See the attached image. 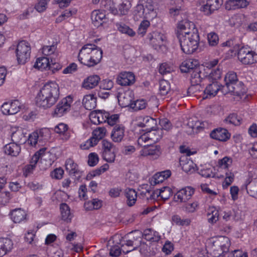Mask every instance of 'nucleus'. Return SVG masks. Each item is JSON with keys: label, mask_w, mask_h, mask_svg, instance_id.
<instances>
[{"label": "nucleus", "mask_w": 257, "mask_h": 257, "mask_svg": "<svg viewBox=\"0 0 257 257\" xmlns=\"http://www.w3.org/2000/svg\"><path fill=\"white\" fill-rule=\"evenodd\" d=\"M60 96L59 87L55 82H49L40 89L36 97V104L40 107L48 108L54 105Z\"/></svg>", "instance_id": "obj_1"}, {"label": "nucleus", "mask_w": 257, "mask_h": 257, "mask_svg": "<svg viewBox=\"0 0 257 257\" xmlns=\"http://www.w3.org/2000/svg\"><path fill=\"white\" fill-rule=\"evenodd\" d=\"M158 4L153 0H144L142 4H138L134 11L135 19L141 18L153 20L158 15Z\"/></svg>", "instance_id": "obj_2"}, {"label": "nucleus", "mask_w": 257, "mask_h": 257, "mask_svg": "<svg viewBox=\"0 0 257 257\" xmlns=\"http://www.w3.org/2000/svg\"><path fill=\"white\" fill-rule=\"evenodd\" d=\"M188 35L186 36L182 35L178 38L182 51L185 54H191L198 49L200 38L198 33Z\"/></svg>", "instance_id": "obj_3"}, {"label": "nucleus", "mask_w": 257, "mask_h": 257, "mask_svg": "<svg viewBox=\"0 0 257 257\" xmlns=\"http://www.w3.org/2000/svg\"><path fill=\"white\" fill-rule=\"evenodd\" d=\"M237 58L244 65H251L257 63V53L248 47H242L238 50Z\"/></svg>", "instance_id": "obj_4"}, {"label": "nucleus", "mask_w": 257, "mask_h": 257, "mask_svg": "<svg viewBox=\"0 0 257 257\" xmlns=\"http://www.w3.org/2000/svg\"><path fill=\"white\" fill-rule=\"evenodd\" d=\"M31 47L29 43L21 41L17 45L16 50L17 60L19 64H25L30 58Z\"/></svg>", "instance_id": "obj_5"}, {"label": "nucleus", "mask_w": 257, "mask_h": 257, "mask_svg": "<svg viewBox=\"0 0 257 257\" xmlns=\"http://www.w3.org/2000/svg\"><path fill=\"white\" fill-rule=\"evenodd\" d=\"M213 245L214 247L213 253L215 257L224 256L229 251V238L225 236H220L213 242Z\"/></svg>", "instance_id": "obj_6"}, {"label": "nucleus", "mask_w": 257, "mask_h": 257, "mask_svg": "<svg viewBox=\"0 0 257 257\" xmlns=\"http://www.w3.org/2000/svg\"><path fill=\"white\" fill-rule=\"evenodd\" d=\"M147 39L154 49L158 51H164L166 50V37L161 33L157 31L150 33L147 35Z\"/></svg>", "instance_id": "obj_7"}, {"label": "nucleus", "mask_w": 257, "mask_h": 257, "mask_svg": "<svg viewBox=\"0 0 257 257\" xmlns=\"http://www.w3.org/2000/svg\"><path fill=\"white\" fill-rule=\"evenodd\" d=\"M73 98L68 95L63 98L56 105L53 112L54 117H61L67 113L71 109Z\"/></svg>", "instance_id": "obj_8"}, {"label": "nucleus", "mask_w": 257, "mask_h": 257, "mask_svg": "<svg viewBox=\"0 0 257 257\" xmlns=\"http://www.w3.org/2000/svg\"><path fill=\"white\" fill-rule=\"evenodd\" d=\"M140 155L149 157L152 159H158L162 154L161 147L158 145H145L140 151Z\"/></svg>", "instance_id": "obj_9"}, {"label": "nucleus", "mask_w": 257, "mask_h": 257, "mask_svg": "<svg viewBox=\"0 0 257 257\" xmlns=\"http://www.w3.org/2000/svg\"><path fill=\"white\" fill-rule=\"evenodd\" d=\"M194 193V190L191 187H186L179 190L174 196V200L178 203H183L189 200Z\"/></svg>", "instance_id": "obj_10"}, {"label": "nucleus", "mask_w": 257, "mask_h": 257, "mask_svg": "<svg viewBox=\"0 0 257 257\" xmlns=\"http://www.w3.org/2000/svg\"><path fill=\"white\" fill-rule=\"evenodd\" d=\"M223 0H207L201 7V11L206 16H209L218 10L222 5Z\"/></svg>", "instance_id": "obj_11"}, {"label": "nucleus", "mask_w": 257, "mask_h": 257, "mask_svg": "<svg viewBox=\"0 0 257 257\" xmlns=\"http://www.w3.org/2000/svg\"><path fill=\"white\" fill-rule=\"evenodd\" d=\"M223 86L220 85L216 81H212L210 84H209L203 90L201 95L203 99L210 98L215 96L219 90L222 92Z\"/></svg>", "instance_id": "obj_12"}, {"label": "nucleus", "mask_w": 257, "mask_h": 257, "mask_svg": "<svg viewBox=\"0 0 257 257\" xmlns=\"http://www.w3.org/2000/svg\"><path fill=\"white\" fill-rule=\"evenodd\" d=\"M21 109V103L18 100L4 103L1 107V110L5 115H13L18 113Z\"/></svg>", "instance_id": "obj_13"}, {"label": "nucleus", "mask_w": 257, "mask_h": 257, "mask_svg": "<svg viewBox=\"0 0 257 257\" xmlns=\"http://www.w3.org/2000/svg\"><path fill=\"white\" fill-rule=\"evenodd\" d=\"M150 195V199H156L160 197L162 199H168L172 194V190L169 187H164L160 189H157L152 192L146 191V194Z\"/></svg>", "instance_id": "obj_14"}, {"label": "nucleus", "mask_w": 257, "mask_h": 257, "mask_svg": "<svg viewBox=\"0 0 257 257\" xmlns=\"http://www.w3.org/2000/svg\"><path fill=\"white\" fill-rule=\"evenodd\" d=\"M98 47L92 44H87L84 45L79 51L78 58L79 61L83 65H85L86 61L90 54L93 50H96Z\"/></svg>", "instance_id": "obj_15"}, {"label": "nucleus", "mask_w": 257, "mask_h": 257, "mask_svg": "<svg viewBox=\"0 0 257 257\" xmlns=\"http://www.w3.org/2000/svg\"><path fill=\"white\" fill-rule=\"evenodd\" d=\"M135 81V76L131 72H122L117 77L116 82L121 86H130Z\"/></svg>", "instance_id": "obj_16"}, {"label": "nucleus", "mask_w": 257, "mask_h": 257, "mask_svg": "<svg viewBox=\"0 0 257 257\" xmlns=\"http://www.w3.org/2000/svg\"><path fill=\"white\" fill-rule=\"evenodd\" d=\"M11 139L13 143L20 145L27 141V137L24 133L23 130L19 127H13L11 129Z\"/></svg>", "instance_id": "obj_17"}, {"label": "nucleus", "mask_w": 257, "mask_h": 257, "mask_svg": "<svg viewBox=\"0 0 257 257\" xmlns=\"http://www.w3.org/2000/svg\"><path fill=\"white\" fill-rule=\"evenodd\" d=\"M125 127L122 124H116L113 127L110 137L113 142L119 143L124 136Z\"/></svg>", "instance_id": "obj_18"}, {"label": "nucleus", "mask_w": 257, "mask_h": 257, "mask_svg": "<svg viewBox=\"0 0 257 257\" xmlns=\"http://www.w3.org/2000/svg\"><path fill=\"white\" fill-rule=\"evenodd\" d=\"M91 19L93 24L97 27L101 26L107 20L105 12L99 10H94L92 12Z\"/></svg>", "instance_id": "obj_19"}, {"label": "nucleus", "mask_w": 257, "mask_h": 257, "mask_svg": "<svg viewBox=\"0 0 257 257\" xmlns=\"http://www.w3.org/2000/svg\"><path fill=\"white\" fill-rule=\"evenodd\" d=\"M211 138L222 142H225L230 138L227 130L223 128H217L213 130L210 134Z\"/></svg>", "instance_id": "obj_20"}, {"label": "nucleus", "mask_w": 257, "mask_h": 257, "mask_svg": "<svg viewBox=\"0 0 257 257\" xmlns=\"http://www.w3.org/2000/svg\"><path fill=\"white\" fill-rule=\"evenodd\" d=\"M102 57V51L99 48L93 50L88 57V60L86 61L85 65L90 67L98 64Z\"/></svg>", "instance_id": "obj_21"}, {"label": "nucleus", "mask_w": 257, "mask_h": 257, "mask_svg": "<svg viewBox=\"0 0 257 257\" xmlns=\"http://www.w3.org/2000/svg\"><path fill=\"white\" fill-rule=\"evenodd\" d=\"M3 150L5 154L7 155L17 157L20 153L21 148L19 144L12 142L6 145L3 148Z\"/></svg>", "instance_id": "obj_22"}, {"label": "nucleus", "mask_w": 257, "mask_h": 257, "mask_svg": "<svg viewBox=\"0 0 257 257\" xmlns=\"http://www.w3.org/2000/svg\"><path fill=\"white\" fill-rule=\"evenodd\" d=\"M249 4L247 0H229L225 5L226 9L236 10L246 8Z\"/></svg>", "instance_id": "obj_23"}, {"label": "nucleus", "mask_w": 257, "mask_h": 257, "mask_svg": "<svg viewBox=\"0 0 257 257\" xmlns=\"http://www.w3.org/2000/svg\"><path fill=\"white\" fill-rule=\"evenodd\" d=\"M117 98L119 104L122 107H131L133 99L131 91H126L123 92H119Z\"/></svg>", "instance_id": "obj_24"}, {"label": "nucleus", "mask_w": 257, "mask_h": 257, "mask_svg": "<svg viewBox=\"0 0 257 257\" xmlns=\"http://www.w3.org/2000/svg\"><path fill=\"white\" fill-rule=\"evenodd\" d=\"M65 168L70 175H73L78 178L80 177L81 172L78 169V165L71 159L69 158L66 160Z\"/></svg>", "instance_id": "obj_25"}, {"label": "nucleus", "mask_w": 257, "mask_h": 257, "mask_svg": "<svg viewBox=\"0 0 257 257\" xmlns=\"http://www.w3.org/2000/svg\"><path fill=\"white\" fill-rule=\"evenodd\" d=\"M13 242L9 238H0V257L3 256L13 248Z\"/></svg>", "instance_id": "obj_26"}, {"label": "nucleus", "mask_w": 257, "mask_h": 257, "mask_svg": "<svg viewBox=\"0 0 257 257\" xmlns=\"http://www.w3.org/2000/svg\"><path fill=\"white\" fill-rule=\"evenodd\" d=\"M27 213L21 208H16L11 212V217L14 222L19 223L26 219Z\"/></svg>", "instance_id": "obj_27"}, {"label": "nucleus", "mask_w": 257, "mask_h": 257, "mask_svg": "<svg viewBox=\"0 0 257 257\" xmlns=\"http://www.w3.org/2000/svg\"><path fill=\"white\" fill-rule=\"evenodd\" d=\"M112 240L114 243L119 244L121 247H123L125 245L128 246L138 245L137 243H134V240L132 239H126V235L122 237L119 234H115L112 237Z\"/></svg>", "instance_id": "obj_28"}, {"label": "nucleus", "mask_w": 257, "mask_h": 257, "mask_svg": "<svg viewBox=\"0 0 257 257\" xmlns=\"http://www.w3.org/2000/svg\"><path fill=\"white\" fill-rule=\"evenodd\" d=\"M157 120L149 116H146L140 118V121L138 125L140 127H146V131L156 127Z\"/></svg>", "instance_id": "obj_29"}, {"label": "nucleus", "mask_w": 257, "mask_h": 257, "mask_svg": "<svg viewBox=\"0 0 257 257\" xmlns=\"http://www.w3.org/2000/svg\"><path fill=\"white\" fill-rule=\"evenodd\" d=\"M198 61L195 59H188L184 60L180 65V70L182 72L187 73L193 69H196L198 66Z\"/></svg>", "instance_id": "obj_30"}, {"label": "nucleus", "mask_w": 257, "mask_h": 257, "mask_svg": "<svg viewBox=\"0 0 257 257\" xmlns=\"http://www.w3.org/2000/svg\"><path fill=\"white\" fill-rule=\"evenodd\" d=\"M225 82V85L223 87H225V90L227 89L228 91H232L234 90V87H232V85L238 81L236 74L232 71L228 72L224 78Z\"/></svg>", "instance_id": "obj_31"}, {"label": "nucleus", "mask_w": 257, "mask_h": 257, "mask_svg": "<svg viewBox=\"0 0 257 257\" xmlns=\"http://www.w3.org/2000/svg\"><path fill=\"white\" fill-rule=\"evenodd\" d=\"M99 80L100 78L98 75H91L84 80L82 86L86 89H90L98 85Z\"/></svg>", "instance_id": "obj_32"}, {"label": "nucleus", "mask_w": 257, "mask_h": 257, "mask_svg": "<svg viewBox=\"0 0 257 257\" xmlns=\"http://www.w3.org/2000/svg\"><path fill=\"white\" fill-rule=\"evenodd\" d=\"M82 104L86 109L92 110L96 106V99L93 94L86 95L82 100Z\"/></svg>", "instance_id": "obj_33"}, {"label": "nucleus", "mask_w": 257, "mask_h": 257, "mask_svg": "<svg viewBox=\"0 0 257 257\" xmlns=\"http://www.w3.org/2000/svg\"><path fill=\"white\" fill-rule=\"evenodd\" d=\"M207 217L208 222L214 224L219 220V214L218 210L214 206L209 207L207 209Z\"/></svg>", "instance_id": "obj_34"}, {"label": "nucleus", "mask_w": 257, "mask_h": 257, "mask_svg": "<svg viewBox=\"0 0 257 257\" xmlns=\"http://www.w3.org/2000/svg\"><path fill=\"white\" fill-rule=\"evenodd\" d=\"M124 195L126 198L127 205L130 207L134 205L137 199V193L135 190L126 188L125 190Z\"/></svg>", "instance_id": "obj_35"}, {"label": "nucleus", "mask_w": 257, "mask_h": 257, "mask_svg": "<svg viewBox=\"0 0 257 257\" xmlns=\"http://www.w3.org/2000/svg\"><path fill=\"white\" fill-rule=\"evenodd\" d=\"M150 138L151 142L156 143L159 141L164 135L162 129L157 128L150 129L147 131Z\"/></svg>", "instance_id": "obj_36"}, {"label": "nucleus", "mask_w": 257, "mask_h": 257, "mask_svg": "<svg viewBox=\"0 0 257 257\" xmlns=\"http://www.w3.org/2000/svg\"><path fill=\"white\" fill-rule=\"evenodd\" d=\"M116 0H104L101 2V7L104 9L103 11H109L114 15L118 14L117 9L115 7Z\"/></svg>", "instance_id": "obj_37"}, {"label": "nucleus", "mask_w": 257, "mask_h": 257, "mask_svg": "<svg viewBox=\"0 0 257 257\" xmlns=\"http://www.w3.org/2000/svg\"><path fill=\"white\" fill-rule=\"evenodd\" d=\"M50 57H42L37 58L34 67L39 70H43L48 67L50 68Z\"/></svg>", "instance_id": "obj_38"}, {"label": "nucleus", "mask_w": 257, "mask_h": 257, "mask_svg": "<svg viewBox=\"0 0 257 257\" xmlns=\"http://www.w3.org/2000/svg\"><path fill=\"white\" fill-rule=\"evenodd\" d=\"M116 4H117L118 13L120 15H126L131 7V3L128 0H116Z\"/></svg>", "instance_id": "obj_39"}, {"label": "nucleus", "mask_w": 257, "mask_h": 257, "mask_svg": "<svg viewBox=\"0 0 257 257\" xmlns=\"http://www.w3.org/2000/svg\"><path fill=\"white\" fill-rule=\"evenodd\" d=\"M143 237L147 240L152 242H158L161 238V236L159 233L151 229L145 230L143 233Z\"/></svg>", "instance_id": "obj_40"}, {"label": "nucleus", "mask_w": 257, "mask_h": 257, "mask_svg": "<svg viewBox=\"0 0 257 257\" xmlns=\"http://www.w3.org/2000/svg\"><path fill=\"white\" fill-rule=\"evenodd\" d=\"M173 224L178 226H189L190 225L191 220L189 218H182L179 215L174 214L171 217Z\"/></svg>", "instance_id": "obj_41"}, {"label": "nucleus", "mask_w": 257, "mask_h": 257, "mask_svg": "<svg viewBox=\"0 0 257 257\" xmlns=\"http://www.w3.org/2000/svg\"><path fill=\"white\" fill-rule=\"evenodd\" d=\"M56 44L53 43L50 46H44L42 49V52L44 55L49 56V57H58V54L56 52Z\"/></svg>", "instance_id": "obj_42"}, {"label": "nucleus", "mask_w": 257, "mask_h": 257, "mask_svg": "<svg viewBox=\"0 0 257 257\" xmlns=\"http://www.w3.org/2000/svg\"><path fill=\"white\" fill-rule=\"evenodd\" d=\"M60 209L62 219L67 222L70 221L73 217V215L70 212L68 205L66 203H62L60 205Z\"/></svg>", "instance_id": "obj_43"}, {"label": "nucleus", "mask_w": 257, "mask_h": 257, "mask_svg": "<svg viewBox=\"0 0 257 257\" xmlns=\"http://www.w3.org/2000/svg\"><path fill=\"white\" fill-rule=\"evenodd\" d=\"M106 130L104 127H98L95 129L92 132V136L91 138L95 140L97 144L98 142L102 139L105 136Z\"/></svg>", "instance_id": "obj_44"}, {"label": "nucleus", "mask_w": 257, "mask_h": 257, "mask_svg": "<svg viewBox=\"0 0 257 257\" xmlns=\"http://www.w3.org/2000/svg\"><path fill=\"white\" fill-rule=\"evenodd\" d=\"M84 205L85 209L88 210L98 209L101 207L102 201L98 199H93L85 202Z\"/></svg>", "instance_id": "obj_45"}, {"label": "nucleus", "mask_w": 257, "mask_h": 257, "mask_svg": "<svg viewBox=\"0 0 257 257\" xmlns=\"http://www.w3.org/2000/svg\"><path fill=\"white\" fill-rule=\"evenodd\" d=\"M68 129V125L64 123L61 122L55 126L54 131L57 134L64 135V139L68 140L70 138V135L67 132Z\"/></svg>", "instance_id": "obj_46"}, {"label": "nucleus", "mask_w": 257, "mask_h": 257, "mask_svg": "<svg viewBox=\"0 0 257 257\" xmlns=\"http://www.w3.org/2000/svg\"><path fill=\"white\" fill-rule=\"evenodd\" d=\"M245 189L250 196L257 197V179L246 184Z\"/></svg>", "instance_id": "obj_47"}, {"label": "nucleus", "mask_w": 257, "mask_h": 257, "mask_svg": "<svg viewBox=\"0 0 257 257\" xmlns=\"http://www.w3.org/2000/svg\"><path fill=\"white\" fill-rule=\"evenodd\" d=\"M35 132L38 135L40 145L47 141L50 138V132L47 128H42Z\"/></svg>", "instance_id": "obj_48"}, {"label": "nucleus", "mask_w": 257, "mask_h": 257, "mask_svg": "<svg viewBox=\"0 0 257 257\" xmlns=\"http://www.w3.org/2000/svg\"><path fill=\"white\" fill-rule=\"evenodd\" d=\"M36 159H37L35 157L34 158H32L30 160V164L25 167L24 170V175L25 176L27 177L30 174L33 173L38 163V161Z\"/></svg>", "instance_id": "obj_49"}, {"label": "nucleus", "mask_w": 257, "mask_h": 257, "mask_svg": "<svg viewBox=\"0 0 257 257\" xmlns=\"http://www.w3.org/2000/svg\"><path fill=\"white\" fill-rule=\"evenodd\" d=\"M232 86L234 87L232 91H228V89L225 90V87H223L222 93L226 94L228 92H234L237 94L242 93L244 92L245 90L243 88V84L241 82L237 81V83L233 84Z\"/></svg>", "instance_id": "obj_50"}, {"label": "nucleus", "mask_w": 257, "mask_h": 257, "mask_svg": "<svg viewBox=\"0 0 257 257\" xmlns=\"http://www.w3.org/2000/svg\"><path fill=\"white\" fill-rule=\"evenodd\" d=\"M116 26L118 30L121 33L127 34L131 37H133L136 34L135 32L125 24L117 23Z\"/></svg>", "instance_id": "obj_51"}, {"label": "nucleus", "mask_w": 257, "mask_h": 257, "mask_svg": "<svg viewBox=\"0 0 257 257\" xmlns=\"http://www.w3.org/2000/svg\"><path fill=\"white\" fill-rule=\"evenodd\" d=\"M147 105L146 101L144 99H138L132 102L131 107L134 110L138 111L145 109Z\"/></svg>", "instance_id": "obj_52"}, {"label": "nucleus", "mask_w": 257, "mask_h": 257, "mask_svg": "<svg viewBox=\"0 0 257 257\" xmlns=\"http://www.w3.org/2000/svg\"><path fill=\"white\" fill-rule=\"evenodd\" d=\"M199 203L197 201H194L192 203L185 204L183 207V210L188 213L195 212L198 209Z\"/></svg>", "instance_id": "obj_53"}, {"label": "nucleus", "mask_w": 257, "mask_h": 257, "mask_svg": "<svg viewBox=\"0 0 257 257\" xmlns=\"http://www.w3.org/2000/svg\"><path fill=\"white\" fill-rule=\"evenodd\" d=\"M170 90V85L169 82L165 80H161L159 82V90L160 93L165 95L168 94Z\"/></svg>", "instance_id": "obj_54"}, {"label": "nucleus", "mask_w": 257, "mask_h": 257, "mask_svg": "<svg viewBox=\"0 0 257 257\" xmlns=\"http://www.w3.org/2000/svg\"><path fill=\"white\" fill-rule=\"evenodd\" d=\"M143 236L142 232L139 230H135L132 231L126 235V239H132L134 240V243H137L136 241L138 240L141 242L142 237Z\"/></svg>", "instance_id": "obj_55"}, {"label": "nucleus", "mask_w": 257, "mask_h": 257, "mask_svg": "<svg viewBox=\"0 0 257 257\" xmlns=\"http://www.w3.org/2000/svg\"><path fill=\"white\" fill-rule=\"evenodd\" d=\"M244 19V17L241 14H236L233 15L230 19V22L231 25L234 27L240 26Z\"/></svg>", "instance_id": "obj_56"}, {"label": "nucleus", "mask_w": 257, "mask_h": 257, "mask_svg": "<svg viewBox=\"0 0 257 257\" xmlns=\"http://www.w3.org/2000/svg\"><path fill=\"white\" fill-rule=\"evenodd\" d=\"M194 27L195 25L193 22L186 20L182 21L178 24L177 32L183 31L187 29H192Z\"/></svg>", "instance_id": "obj_57"}, {"label": "nucleus", "mask_w": 257, "mask_h": 257, "mask_svg": "<svg viewBox=\"0 0 257 257\" xmlns=\"http://www.w3.org/2000/svg\"><path fill=\"white\" fill-rule=\"evenodd\" d=\"M224 121L227 124H233L234 125H238L240 124V118L237 116L236 114H231L226 118Z\"/></svg>", "instance_id": "obj_58"}, {"label": "nucleus", "mask_w": 257, "mask_h": 257, "mask_svg": "<svg viewBox=\"0 0 257 257\" xmlns=\"http://www.w3.org/2000/svg\"><path fill=\"white\" fill-rule=\"evenodd\" d=\"M203 88L201 85H191L188 88V92L194 96H198L200 92H203Z\"/></svg>", "instance_id": "obj_59"}, {"label": "nucleus", "mask_w": 257, "mask_h": 257, "mask_svg": "<svg viewBox=\"0 0 257 257\" xmlns=\"http://www.w3.org/2000/svg\"><path fill=\"white\" fill-rule=\"evenodd\" d=\"M221 70L219 68L211 70V72L209 73L208 76L204 80L207 79H212L213 81L219 79L221 77Z\"/></svg>", "instance_id": "obj_60"}, {"label": "nucleus", "mask_w": 257, "mask_h": 257, "mask_svg": "<svg viewBox=\"0 0 257 257\" xmlns=\"http://www.w3.org/2000/svg\"><path fill=\"white\" fill-rule=\"evenodd\" d=\"M199 174L205 178H211L214 176L211 167H205L199 170Z\"/></svg>", "instance_id": "obj_61"}, {"label": "nucleus", "mask_w": 257, "mask_h": 257, "mask_svg": "<svg viewBox=\"0 0 257 257\" xmlns=\"http://www.w3.org/2000/svg\"><path fill=\"white\" fill-rule=\"evenodd\" d=\"M202 80L201 78L200 71L195 70L191 75V85H201L200 83Z\"/></svg>", "instance_id": "obj_62"}, {"label": "nucleus", "mask_w": 257, "mask_h": 257, "mask_svg": "<svg viewBox=\"0 0 257 257\" xmlns=\"http://www.w3.org/2000/svg\"><path fill=\"white\" fill-rule=\"evenodd\" d=\"M76 12L75 10H66L56 19V21L57 23H60L75 14Z\"/></svg>", "instance_id": "obj_63"}, {"label": "nucleus", "mask_w": 257, "mask_h": 257, "mask_svg": "<svg viewBox=\"0 0 257 257\" xmlns=\"http://www.w3.org/2000/svg\"><path fill=\"white\" fill-rule=\"evenodd\" d=\"M150 25V23L148 20H143L140 24L138 30V33L143 36L146 33L148 28Z\"/></svg>", "instance_id": "obj_64"}]
</instances>
